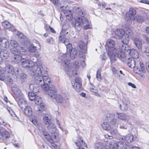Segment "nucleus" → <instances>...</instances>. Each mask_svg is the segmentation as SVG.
I'll list each match as a JSON object with an SVG mask.
<instances>
[{
    "label": "nucleus",
    "instance_id": "1",
    "mask_svg": "<svg viewBox=\"0 0 149 149\" xmlns=\"http://www.w3.org/2000/svg\"><path fill=\"white\" fill-rule=\"evenodd\" d=\"M39 75L35 74L33 77H34V81L36 84L32 83L29 85V88L31 91L34 93L39 91V86L45 91H48L49 88V84H50V80L47 76V72L45 69L41 70V73Z\"/></svg>",
    "mask_w": 149,
    "mask_h": 149
},
{
    "label": "nucleus",
    "instance_id": "2",
    "mask_svg": "<svg viewBox=\"0 0 149 149\" xmlns=\"http://www.w3.org/2000/svg\"><path fill=\"white\" fill-rule=\"evenodd\" d=\"M37 62V66L35 65V63L28 59L22 58L20 64L24 68L28 69L29 73L30 76H33L35 74H39L41 73V70L45 69V67L42 64Z\"/></svg>",
    "mask_w": 149,
    "mask_h": 149
},
{
    "label": "nucleus",
    "instance_id": "3",
    "mask_svg": "<svg viewBox=\"0 0 149 149\" xmlns=\"http://www.w3.org/2000/svg\"><path fill=\"white\" fill-rule=\"evenodd\" d=\"M69 50L67 49V54H63L61 52L59 54L58 61L60 65L63 67L66 72L70 70V61L68 58L70 57L72 59L74 58L77 56V52L74 48H72Z\"/></svg>",
    "mask_w": 149,
    "mask_h": 149
},
{
    "label": "nucleus",
    "instance_id": "4",
    "mask_svg": "<svg viewBox=\"0 0 149 149\" xmlns=\"http://www.w3.org/2000/svg\"><path fill=\"white\" fill-rule=\"evenodd\" d=\"M57 89L56 86H53L50 87L48 94L51 99L55 100L57 104L65 107L68 103V97L66 94L64 93L57 94Z\"/></svg>",
    "mask_w": 149,
    "mask_h": 149
},
{
    "label": "nucleus",
    "instance_id": "5",
    "mask_svg": "<svg viewBox=\"0 0 149 149\" xmlns=\"http://www.w3.org/2000/svg\"><path fill=\"white\" fill-rule=\"evenodd\" d=\"M72 25L78 31L81 30L82 26L86 29H89L90 27L88 20L84 16H81L75 18L74 21L72 23Z\"/></svg>",
    "mask_w": 149,
    "mask_h": 149
},
{
    "label": "nucleus",
    "instance_id": "6",
    "mask_svg": "<svg viewBox=\"0 0 149 149\" xmlns=\"http://www.w3.org/2000/svg\"><path fill=\"white\" fill-rule=\"evenodd\" d=\"M138 62H136V60L133 58H129L127 60V65L131 68H133L134 71L138 74H141V73H144L145 72V69L142 62H140L139 64L140 67L137 66L136 65Z\"/></svg>",
    "mask_w": 149,
    "mask_h": 149
},
{
    "label": "nucleus",
    "instance_id": "7",
    "mask_svg": "<svg viewBox=\"0 0 149 149\" xmlns=\"http://www.w3.org/2000/svg\"><path fill=\"white\" fill-rule=\"evenodd\" d=\"M12 89L16 96V100L18 101V105L23 110L26 107V101L23 98V94L17 87H13Z\"/></svg>",
    "mask_w": 149,
    "mask_h": 149
},
{
    "label": "nucleus",
    "instance_id": "8",
    "mask_svg": "<svg viewBox=\"0 0 149 149\" xmlns=\"http://www.w3.org/2000/svg\"><path fill=\"white\" fill-rule=\"evenodd\" d=\"M130 47L127 44H124L122 45L118 52L119 58L122 61L125 59L126 55L129 54L130 50Z\"/></svg>",
    "mask_w": 149,
    "mask_h": 149
},
{
    "label": "nucleus",
    "instance_id": "9",
    "mask_svg": "<svg viewBox=\"0 0 149 149\" xmlns=\"http://www.w3.org/2000/svg\"><path fill=\"white\" fill-rule=\"evenodd\" d=\"M47 129L49 132L51 134L50 136L51 137H54V139L56 140L59 134L55 125L53 123H51L47 127Z\"/></svg>",
    "mask_w": 149,
    "mask_h": 149
},
{
    "label": "nucleus",
    "instance_id": "10",
    "mask_svg": "<svg viewBox=\"0 0 149 149\" xmlns=\"http://www.w3.org/2000/svg\"><path fill=\"white\" fill-rule=\"evenodd\" d=\"M5 70L9 74L15 76L16 78L19 77V70L18 68L15 69L13 66L8 65L6 66Z\"/></svg>",
    "mask_w": 149,
    "mask_h": 149
},
{
    "label": "nucleus",
    "instance_id": "11",
    "mask_svg": "<svg viewBox=\"0 0 149 149\" xmlns=\"http://www.w3.org/2000/svg\"><path fill=\"white\" fill-rule=\"evenodd\" d=\"M115 45V42L114 40H109L106 42V49L107 51L108 55H110L112 53L111 52L116 51L113 47Z\"/></svg>",
    "mask_w": 149,
    "mask_h": 149
},
{
    "label": "nucleus",
    "instance_id": "12",
    "mask_svg": "<svg viewBox=\"0 0 149 149\" xmlns=\"http://www.w3.org/2000/svg\"><path fill=\"white\" fill-rule=\"evenodd\" d=\"M43 134L45 138L51 144L52 146L54 148H56L57 147V145L54 142H57L59 141V136H58L57 139L55 140L54 139V137H51L47 132H44Z\"/></svg>",
    "mask_w": 149,
    "mask_h": 149
},
{
    "label": "nucleus",
    "instance_id": "13",
    "mask_svg": "<svg viewBox=\"0 0 149 149\" xmlns=\"http://www.w3.org/2000/svg\"><path fill=\"white\" fill-rule=\"evenodd\" d=\"M136 14V11L132 7L130 8L128 13H126L125 15V19L127 21L130 22L131 20H135V18L134 15Z\"/></svg>",
    "mask_w": 149,
    "mask_h": 149
},
{
    "label": "nucleus",
    "instance_id": "14",
    "mask_svg": "<svg viewBox=\"0 0 149 149\" xmlns=\"http://www.w3.org/2000/svg\"><path fill=\"white\" fill-rule=\"evenodd\" d=\"M28 96L29 99L31 101L34 100L36 104L39 105L42 102L41 98L33 93L29 92Z\"/></svg>",
    "mask_w": 149,
    "mask_h": 149
},
{
    "label": "nucleus",
    "instance_id": "15",
    "mask_svg": "<svg viewBox=\"0 0 149 149\" xmlns=\"http://www.w3.org/2000/svg\"><path fill=\"white\" fill-rule=\"evenodd\" d=\"M63 9L62 10L63 13L65 14L67 19L69 20H71L73 18V15L72 12L70 8L68 6H61Z\"/></svg>",
    "mask_w": 149,
    "mask_h": 149
},
{
    "label": "nucleus",
    "instance_id": "16",
    "mask_svg": "<svg viewBox=\"0 0 149 149\" xmlns=\"http://www.w3.org/2000/svg\"><path fill=\"white\" fill-rule=\"evenodd\" d=\"M73 88L77 91H80L82 89L80 79L78 78H76L74 81L72 82Z\"/></svg>",
    "mask_w": 149,
    "mask_h": 149
},
{
    "label": "nucleus",
    "instance_id": "17",
    "mask_svg": "<svg viewBox=\"0 0 149 149\" xmlns=\"http://www.w3.org/2000/svg\"><path fill=\"white\" fill-rule=\"evenodd\" d=\"M129 104V102L128 98L125 97L122 100V104H120L119 107L122 111H126L128 109V105Z\"/></svg>",
    "mask_w": 149,
    "mask_h": 149
},
{
    "label": "nucleus",
    "instance_id": "18",
    "mask_svg": "<svg viewBox=\"0 0 149 149\" xmlns=\"http://www.w3.org/2000/svg\"><path fill=\"white\" fill-rule=\"evenodd\" d=\"M114 117V115L113 114L109 113L106 117L107 120L112 125H115L117 122L116 119Z\"/></svg>",
    "mask_w": 149,
    "mask_h": 149
},
{
    "label": "nucleus",
    "instance_id": "19",
    "mask_svg": "<svg viewBox=\"0 0 149 149\" xmlns=\"http://www.w3.org/2000/svg\"><path fill=\"white\" fill-rule=\"evenodd\" d=\"M78 138V140L75 142V144L79 147L78 149H81V146H83L86 147L87 146L85 143L83 141L81 137L79 136Z\"/></svg>",
    "mask_w": 149,
    "mask_h": 149
},
{
    "label": "nucleus",
    "instance_id": "20",
    "mask_svg": "<svg viewBox=\"0 0 149 149\" xmlns=\"http://www.w3.org/2000/svg\"><path fill=\"white\" fill-rule=\"evenodd\" d=\"M59 40L65 44V45L66 46L67 49L68 50L69 48V50H70V49L72 48V46L71 44L69 43L68 39L65 38L63 37L62 38H59Z\"/></svg>",
    "mask_w": 149,
    "mask_h": 149
},
{
    "label": "nucleus",
    "instance_id": "21",
    "mask_svg": "<svg viewBox=\"0 0 149 149\" xmlns=\"http://www.w3.org/2000/svg\"><path fill=\"white\" fill-rule=\"evenodd\" d=\"M116 51L113 52H111L112 53L110 55H108L109 56H110V62L111 63H113L116 60V58H117L119 57H118V54L119 53H116Z\"/></svg>",
    "mask_w": 149,
    "mask_h": 149
},
{
    "label": "nucleus",
    "instance_id": "22",
    "mask_svg": "<svg viewBox=\"0 0 149 149\" xmlns=\"http://www.w3.org/2000/svg\"><path fill=\"white\" fill-rule=\"evenodd\" d=\"M0 45L3 48L8 47L9 43L8 40L4 38L0 39Z\"/></svg>",
    "mask_w": 149,
    "mask_h": 149
},
{
    "label": "nucleus",
    "instance_id": "23",
    "mask_svg": "<svg viewBox=\"0 0 149 149\" xmlns=\"http://www.w3.org/2000/svg\"><path fill=\"white\" fill-rule=\"evenodd\" d=\"M134 43L136 47L140 50H141L142 47V42L141 40L137 38L134 39Z\"/></svg>",
    "mask_w": 149,
    "mask_h": 149
},
{
    "label": "nucleus",
    "instance_id": "24",
    "mask_svg": "<svg viewBox=\"0 0 149 149\" xmlns=\"http://www.w3.org/2000/svg\"><path fill=\"white\" fill-rule=\"evenodd\" d=\"M79 47L81 49V51L83 53H86L87 52V45L82 41H80L79 43Z\"/></svg>",
    "mask_w": 149,
    "mask_h": 149
},
{
    "label": "nucleus",
    "instance_id": "25",
    "mask_svg": "<svg viewBox=\"0 0 149 149\" xmlns=\"http://www.w3.org/2000/svg\"><path fill=\"white\" fill-rule=\"evenodd\" d=\"M9 55V53L6 49L3 50L1 51L0 56L1 58L4 59H7Z\"/></svg>",
    "mask_w": 149,
    "mask_h": 149
},
{
    "label": "nucleus",
    "instance_id": "26",
    "mask_svg": "<svg viewBox=\"0 0 149 149\" xmlns=\"http://www.w3.org/2000/svg\"><path fill=\"white\" fill-rule=\"evenodd\" d=\"M132 57V58L134 59H137L139 58V54L138 52L136 50L131 49L130 50L129 54Z\"/></svg>",
    "mask_w": 149,
    "mask_h": 149
},
{
    "label": "nucleus",
    "instance_id": "27",
    "mask_svg": "<svg viewBox=\"0 0 149 149\" xmlns=\"http://www.w3.org/2000/svg\"><path fill=\"white\" fill-rule=\"evenodd\" d=\"M24 112L25 114L29 117L31 116L32 111L31 107L29 106H28L24 107Z\"/></svg>",
    "mask_w": 149,
    "mask_h": 149
},
{
    "label": "nucleus",
    "instance_id": "28",
    "mask_svg": "<svg viewBox=\"0 0 149 149\" xmlns=\"http://www.w3.org/2000/svg\"><path fill=\"white\" fill-rule=\"evenodd\" d=\"M116 115L118 119L121 120H125L127 119V115L123 113H117Z\"/></svg>",
    "mask_w": 149,
    "mask_h": 149
},
{
    "label": "nucleus",
    "instance_id": "29",
    "mask_svg": "<svg viewBox=\"0 0 149 149\" xmlns=\"http://www.w3.org/2000/svg\"><path fill=\"white\" fill-rule=\"evenodd\" d=\"M127 145L122 141L117 142V149H125L126 148Z\"/></svg>",
    "mask_w": 149,
    "mask_h": 149
},
{
    "label": "nucleus",
    "instance_id": "30",
    "mask_svg": "<svg viewBox=\"0 0 149 149\" xmlns=\"http://www.w3.org/2000/svg\"><path fill=\"white\" fill-rule=\"evenodd\" d=\"M121 139L124 140H125L127 143H130L133 141V136L132 135L128 134L125 137L123 136L121 138Z\"/></svg>",
    "mask_w": 149,
    "mask_h": 149
},
{
    "label": "nucleus",
    "instance_id": "31",
    "mask_svg": "<svg viewBox=\"0 0 149 149\" xmlns=\"http://www.w3.org/2000/svg\"><path fill=\"white\" fill-rule=\"evenodd\" d=\"M22 58L21 56L19 55H15L12 58V61L15 63L19 64L20 63Z\"/></svg>",
    "mask_w": 149,
    "mask_h": 149
},
{
    "label": "nucleus",
    "instance_id": "32",
    "mask_svg": "<svg viewBox=\"0 0 149 149\" xmlns=\"http://www.w3.org/2000/svg\"><path fill=\"white\" fill-rule=\"evenodd\" d=\"M73 11L76 13H78L82 17L84 16V12L81 9L75 6L73 8Z\"/></svg>",
    "mask_w": 149,
    "mask_h": 149
},
{
    "label": "nucleus",
    "instance_id": "33",
    "mask_svg": "<svg viewBox=\"0 0 149 149\" xmlns=\"http://www.w3.org/2000/svg\"><path fill=\"white\" fill-rule=\"evenodd\" d=\"M125 31L122 29H117L115 32V34L117 36L120 38L125 34Z\"/></svg>",
    "mask_w": 149,
    "mask_h": 149
},
{
    "label": "nucleus",
    "instance_id": "34",
    "mask_svg": "<svg viewBox=\"0 0 149 149\" xmlns=\"http://www.w3.org/2000/svg\"><path fill=\"white\" fill-rule=\"evenodd\" d=\"M129 36L125 34L120 38L122 39V41L123 44H127L129 41Z\"/></svg>",
    "mask_w": 149,
    "mask_h": 149
},
{
    "label": "nucleus",
    "instance_id": "35",
    "mask_svg": "<svg viewBox=\"0 0 149 149\" xmlns=\"http://www.w3.org/2000/svg\"><path fill=\"white\" fill-rule=\"evenodd\" d=\"M108 146L105 145L103 143H99L98 144H97L95 146L96 149H110L109 148H107Z\"/></svg>",
    "mask_w": 149,
    "mask_h": 149
},
{
    "label": "nucleus",
    "instance_id": "36",
    "mask_svg": "<svg viewBox=\"0 0 149 149\" xmlns=\"http://www.w3.org/2000/svg\"><path fill=\"white\" fill-rule=\"evenodd\" d=\"M101 126L102 128L105 130H109L111 129V126L107 122H104L102 124Z\"/></svg>",
    "mask_w": 149,
    "mask_h": 149
},
{
    "label": "nucleus",
    "instance_id": "37",
    "mask_svg": "<svg viewBox=\"0 0 149 149\" xmlns=\"http://www.w3.org/2000/svg\"><path fill=\"white\" fill-rule=\"evenodd\" d=\"M117 142L116 141L112 140L109 142V144L110 147L112 148H117Z\"/></svg>",
    "mask_w": 149,
    "mask_h": 149
},
{
    "label": "nucleus",
    "instance_id": "38",
    "mask_svg": "<svg viewBox=\"0 0 149 149\" xmlns=\"http://www.w3.org/2000/svg\"><path fill=\"white\" fill-rule=\"evenodd\" d=\"M64 26L62 27V30L60 33V36L59 38H62L66 36V34L68 33V32L66 30L64 29Z\"/></svg>",
    "mask_w": 149,
    "mask_h": 149
},
{
    "label": "nucleus",
    "instance_id": "39",
    "mask_svg": "<svg viewBox=\"0 0 149 149\" xmlns=\"http://www.w3.org/2000/svg\"><path fill=\"white\" fill-rule=\"evenodd\" d=\"M30 120L36 126H38V123L37 120V118L35 116H32L30 118Z\"/></svg>",
    "mask_w": 149,
    "mask_h": 149
},
{
    "label": "nucleus",
    "instance_id": "40",
    "mask_svg": "<svg viewBox=\"0 0 149 149\" xmlns=\"http://www.w3.org/2000/svg\"><path fill=\"white\" fill-rule=\"evenodd\" d=\"M2 26L5 29H9L11 27V24L7 21H4L2 23Z\"/></svg>",
    "mask_w": 149,
    "mask_h": 149
},
{
    "label": "nucleus",
    "instance_id": "41",
    "mask_svg": "<svg viewBox=\"0 0 149 149\" xmlns=\"http://www.w3.org/2000/svg\"><path fill=\"white\" fill-rule=\"evenodd\" d=\"M6 76L5 75L4 70L2 69L0 71V80L2 81H4Z\"/></svg>",
    "mask_w": 149,
    "mask_h": 149
},
{
    "label": "nucleus",
    "instance_id": "42",
    "mask_svg": "<svg viewBox=\"0 0 149 149\" xmlns=\"http://www.w3.org/2000/svg\"><path fill=\"white\" fill-rule=\"evenodd\" d=\"M125 34L129 36H131L133 34V32L132 30L129 28H126L125 33Z\"/></svg>",
    "mask_w": 149,
    "mask_h": 149
},
{
    "label": "nucleus",
    "instance_id": "43",
    "mask_svg": "<svg viewBox=\"0 0 149 149\" xmlns=\"http://www.w3.org/2000/svg\"><path fill=\"white\" fill-rule=\"evenodd\" d=\"M29 50L31 52H35L37 48L36 47L34 46L33 45H31L29 47Z\"/></svg>",
    "mask_w": 149,
    "mask_h": 149
},
{
    "label": "nucleus",
    "instance_id": "44",
    "mask_svg": "<svg viewBox=\"0 0 149 149\" xmlns=\"http://www.w3.org/2000/svg\"><path fill=\"white\" fill-rule=\"evenodd\" d=\"M3 138H8L10 136V134L8 131H5L3 132Z\"/></svg>",
    "mask_w": 149,
    "mask_h": 149
},
{
    "label": "nucleus",
    "instance_id": "45",
    "mask_svg": "<svg viewBox=\"0 0 149 149\" xmlns=\"http://www.w3.org/2000/svg\"><path fill=\"white\" fill-rule=\"evenodd\" d=\"M43 121L46 125H49V124L51 123V120L47 116H45L44 118Z\"/></svg>",
    "mask_w": 149,
    "mask_h": 149
},
{
    "label": "nucleus",
    "instance_id": "46",
    "mask_svg": "<svg viewBox=\"0 0 149 149\" xmlns=\"http://www.w3.org/2000/svg\"><path fill=\"white\" fill-rule=\"evenodd\" d=\"M101 69H99L97 71L96 74V77L97 80L99 81H100L102 79L101 77Z\"/></svg>",
    "mask_w": 149,
    "mask_h": 149
},
{
    "label": "nucleus",
    "instance_id": "47",
    "mask_svg": "<svg viewBox=\"0 0 149 149\" xmlns=\"http://www.w3.org/2000/svg\"><path fill=\"white\" fill-rule=\"evenodd\" d=\"M136 19L138 22L140 23H141L143 22V17L140 15L137 16L136 17Z\"/></svg>",
    "mask_w": 149,
    "mask_h": 149
},
{
    "label": "nucleus",
    "instance_id": "48",
    "mask_svg": "<svg viewBox=\"0 0 149 149\" xmlns=\"http://www.w3.org/2000/svg\"><path fill=\"white\" fill-rule=\"evenodd\" d=\"M10 44L14 47H16L18 46V44L17 42L15 40H12L10 42Z\"/></svg>",
    "mask_w": 149,
    "mask_h": 149
},
{
    "label": "nucleus",
    "instance_id": "49",
    "mask_svg": "<svg viewBox=\"0 0 149 149\" xmlns=\"http://www.w3.org/2000/svg\"><path fill=\"white\" fill-rule=\"evenodd\" d=\"M19 54L22 55H25L27 54V52L25 49L21 48L19 51Z\"/></svg>",
    "mask_w": 149,
    "mask_h": 149
},
{
    "label": "nucleus",
    "instance_id": "50",
    "mask_svg": "<svg viewBox=\"0 0 149 149\" xmlns=\"http://www.w3.org/2000/svg\"><path fill=\"white\" fill-rule=\"evenodd\" d=\"M40 104V107L38 108V110L39 112H41L45 108L44 104L42 102Z\"/></svg>",
    "mask_w": 149,
    "mask_h": 149
},
{
    "label": "nucleus",
    "instance_id": "51",
    "mask_svg": "<svg viewBox=\"0 0 149 149\" xmlns=\"http://www.w3.org/2000/svg\"><path fill=\"white\" fill-rule=\"evenodd\" d=\"M11 52L13 54H15V55H18L19 54V51L17 49L15 48H12L10 49Z\"/></svg>",
    "mask_w": 149,
    "mask_h": 149
},
{
    "label": "nucleus",
    "instance_id": "52",
    "mask_svg": "<svg viewBox=\"0 0 149 149\" xmlns=\"http://www.w3.org/2000/svg\"><path fill=\"white\" fill-rule=\"evenodd\" d=\"M4 81H5L7 83H8L10 84H12L13 83V81L12 79L8 77L7 78V77H6Z\"/></svg>",
    "mask_w": 149,
    "mask_h": 149
},
{
    "label": "nucleus",
    "instance_id": "53",
    "mask_svg": "<svg viewBox=\"0 0 149 149\" xmlns=\"http://www.w3.org/2000/svg\"><path fill=\"white\" fill-rule=\"evenodd\" d=\"M19 72L18 73V75H19V77L18 78H19L21 80L22 79H23L25 78L26 77V75L24 73H21L20 74H19Z\"/></svg>",
    "mask_w": 149,
    "mask_h": 149
},
{
    "label": "nucleus",
    "instance_id": "54",
    "mask_svg": "<svg viewBox=\"0 0 149 149\" xmlns=\"http://www.w3.org/2000/svg\"><path fill=\"white\" fill-rule=\"evenodd\" d=\"M17 34L18 37L22 39H25L26 38V36H25L22 33H21L19 31L17 32Z\"/></svg>",
    "mask_w": 149,
    "mask_h": 149
},
{
    "label": "nucleus",
    "instance_id": "55",
    "mask_svg": "<svg viewBox=\"0 0 149 149\" xmlns=\"http://www.w3.org/2000/svg\"><path fill=\"white\" fill-rule=\"evenodd\" d=\"M110 133L112 135H115L118 133V132L116 129H112L110 131Z\"/></svg>",
    "mask_w": 149,
    "mask_h": 149
},
{
    "label": "nucleus",
    "instance_id": "56",
    "mask_svg": "<svg viewBox=\"0 0 149 149\" xmlns=\"http://www.w3.org/2000/svg\"><path fill=\"white\" fill-rule=\"evenodd\" d=\"M79 66V62L77 61H74L73 63V67L75 68H78Z\"/></svg>",
    "mask_w": 149,
    "mask_h": 149
},
{
    "label": "nucleus",
    "instance_id": "57",
    "mask_svg": "<svg viewBox=\"0 0 149 149\" xmlns=\"http://www.w3.org/2000/svg\"><path fill=\"white\" fill-rule=\"evenodd\" d=\"M98 5L99 6H100V8H104L105 7V5L106 4L104 2L99 3Z\"/></svg>",
    "mask_w": 149,
    "mask_h": 149
},
{
    "label": "nucleus",
    "instance_id": "58",
    "mask_svg": "<svg viewBox=\"0 0 149 149\" xmlns=\"http://www.w3.org/2000/svg\"><path fill=\"white\" fill-rule=\"evenodd\" d=\"M55 5H57L59 3V0H50Z\"/></svg>",
    "mask_w": 149,
    "mask_h": 149
},
{
    "label": "nucleus",
    "instance_id": "59",
    "mask_svg": "<svg viewBox=\"0 0 149 149\" xmlns=\"http://www.w3.org/2000/svg\"><path fill=\"white\" fill-rule=\"evenodd\" d=\"M140 2L149 5V1L147 0H141L140 1Z\"/></svg>",
    "mask_w": 149,
    "mask_h": 149
},
{
    "label": "nucleus",
    "instance_id": "60",
    "mask_svg": "<svg viewBox=\"0 0 149 149\" xmlns=\"http://www.w3.org/2000/svg\"><path fill=\"white\" fill-rule=\"evenodd\" d=\"M146 68L147 71L149 73V61L146 62Z\"/></svg>",
    "mask_w": 149,
    "mask_h": 149
},
{
    "label": "nucleus",
    "instance_id": "61",
    "mask_svg": "<svg viewBox=\"0 0 149 149\" xmlns=\"http://www.w3.org/2000/svg\"><path fill=\"white\" fill-rule=\"evenodd\" d=\"M128 84L129 86H131V87H132V88H136V85L134 84H132L131 82L128 83Z\"/></svg>",
    "mask_w": 149,
    "mask_h": 149
},
{
    "label": "nucleus",
    "instance_id": "62",
    "mask_svg": "<svg viewBox=\"0 0 149 149\" xmlns=\"http://www.w3.org/2000/svg\"><path fill=\"white\" fill-rule=\"evenodd\" d=\"M120 128L123 129H127V126L125 125H120Z\"/></svg>",
    "mask_w": 149,
    "mask_h": 149
},
{
    "label": "nucleus",
    "instance_id": "63",
    "mask_svg": "<svg viewBox=\"0 0 149 149\" xmlns=\"http://www.w3.org/2000/svg\"><path fill=\"white\" fill-rule=\"evenodd\" d=\"M9 30L10 31H11L12 32H14L15 31V29L13 26L11 25V27L9 28Z\"/></svg>",
    "mask_w": 149,
    "mask_h": 149
},
{
    "label": "nucleus",
    "instance_id": "64",
    "mask_svg": "<svg viewBox=\"0 0 149 149\" xmlns=\"http://www.w3.org/2000/svg\"><path fill=\"white\" fill-rule=\"evenodd\" d=\"M104 136L105 138L109 139H112L113 138L112 136H109L107 134L105 135Z\"/></svg>",
    "mask_w": 149,
    "mask_h": 149
}]
</instances>
